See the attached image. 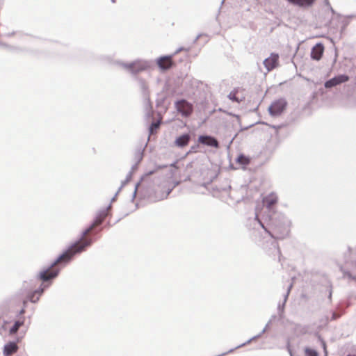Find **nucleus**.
<instances>
[{
	"label": "nucleus",
	"mask_w": 356,
	"mask_h": 356,
	"mask_svg": "<svg viewBox=\"0 0 356 356\" xmlns=\"http://www.w3.org/2000/svg\"><path fill=\"white\" fill-rule=\"evenodd\" d=\"M348 356H356L355 355H349Z\"/></svg>",
	"instance_id": "23"
},
{
	"label": "nucleus",
	"mask_w": 356,
	"mask_h": 356,
	"mask_svg": "<svg viewBox=\"0 0 356 356\" xmlns=\"http://www.w3.org/2000/svg\"><path fill=\"white\" fill-rule=\"evenodd\" d=\"M324 51V47L322 44H316L312 49L311 57L314 60H319Z\"/></svg>",
	"instance_id": "7"
},
{
	"label": "nucleus",
	"mask_w": 356,
	"mask_h": 356,
	"mask_svg": "<svg viewBox=\"0 0 356 356\" xmlns=\"http://www.w3.org/2000/svg\"><path fill=\"white\" fill-rule=\"evenodd\" d=\"M111 1H112L113 3H115V0H111Z\"/></svg>",
	"instance_id": "24"
},
{
	"label": "nucleus",
	"mask_w": 356,
	"mask_h": 356,
	"mask_svg": "<svg viewBox=\"0 0 356 356\" xmlns=\"http://www.w3.org/2000/svg\"><path fill=\"white\" fill-rule=\"evenodd\" d=\"M305 352L307 356H318V353L315 350L309 348H305Z\"/></svg>",
	"instance_id": "16"
},
{
	"label": "nucleus",
	"mask_w": 356,
	"mask_h": 356,
	"mask_svg": "<svg viewBox=\"0 0 356 356\" xmlns=\"http://www.w3.org/2000/svg\"><path fill=\"white\" fill-rule=\"evenodd\" d=\"M264 65L268 72L273 70L279 65V55L272 53L268 58L264 60Z\"/></svg>",
	"instance_id": "4"
},
{
	"label": "nucleus",
	"mask_w": 356,
	"mask_h": 356,
	"mask_svg": "<svg viewBox=\"0 0 356 356\" xmlns=\"http://www.w3.org/2000/svg\"><path fill=\"white\" fill-rule=\"evenodd\" d=\"M156 63L162 70H167L174 65L172 58L170 56H162L159 58Z\"/></svg>",
	"instance_id": "5"
},
{
	"label": "nucleus",
	"mask_w": 356,
	"mask_h": 356,
	"mask_svg": "<svg viewBox=\"0 0 356 356\" xmlns=\"http://www.w3.org/2000/svg\"><path fill=\"white\" fill-rule=\"evenodd\" d=\"M125 68L130 71L131 73L136 74L143 71L145 67V65L140 62H134L124 65Z\"/></svg>",
	"instance_id": "8"
},
{
	"label": "nucleus",
	"mask_w": 356,
	"mask_h": 356,
	"mask_svg": "<svg viewBox=\"0 0 356 356\" xmlns=\"http://www.w3.org/2000/svg\"><path fill=\"white\" fill-rule=\"evenodd\" d=\"M273 128L275 129L276 130H277L278 129H280L281 127L279 126V127H275V126H273L272 127Z\"/></svg>",
	"instance_id": "21"
},
{
	"label": "nucleus",
	"mask_w": 356,
	"mask_h": 356,
	"mask_svg": "<svg viewBox=\"0 0 356 356\" xmlns=\"http://www.w3.org/2000/svg\"><path fill=\"white\" fill-rule=\"evenodd\" d=\"M24 323V318H23L22 319H19L18 321H17L14 325L10 328L9 332L10 334H15L19 328L22 326Z\"/></svg>",
	"instance_id": "14"
},
{
	"label": "nucleus",
	"mask_w": 356,
	"mask_h": 356,
	"mask_svg": "<svg viewBox=\"0 0 356 356\" xmlns=\"http://www.w3.org/2000/svg\"><path fill=\"white\" fill-rule=\"evenodd\" d=\"M159 126H160L159 121L152 123L150 127V132L152 134L154 132V130L159 129Z\"/></svg>",
	"instance_id": "18"
},
{
	"label": "nucleus",
	"mask_w": 356,
	"mask_h": 356,
	"mask_svg": "<svg viewBox=\"0 0 356 356\" xmlns=\"http://www.w3.org/2000/svg\"><path fill=\"white\" fill-rule=\"evenodd\" d=\"M277 200L278 198L277 195L272 193L263 199V202L268 209H270L273 206L277 204Z\"/></svg>",
	"instance_id": "9"
},
{
	"label": "nucleus",
	"mask_w": 356,
	"mask_h": 356,
	"mask_svg": "<svg viewBox=\"0 0 356 356\" xmlns=\"http://www.w3.org/2000/svg\"><path fill=\"white\" fill-rule=\"evenodd\" d=\"M111 206L108 208L100 211L93 223L87 228L83 233L81 239L74 243L63 254H62L46 270L41 271L39 274V278L42 282H47L55 278L60 270L58 265L62 264H66L70 261L72 257L76 253L81 252L88 246H90L92 243V240L88 238V235L97 226L100 225L105 220L106 216L108 215Z\"/></svg>",
	"instance_id": "1"
},
{
	"label": "nucleus",
	"mask_w": 356,
	"mask_h": 356,
	"mask_svg": "<svg viewBox=\"0 0 356 356\" xmlns=\"http://www.w3.org/2000/svg\"><path fill=\"white\" fill-rule=\"evenodd\" d=\"M46 286H44L42 284L39 288V289L35 290L29 297V300L32 302H35L39 300L40 295L43 293L44 288Z\"/></svg>",
	"instance_id": "12"
},
{
	"label": "nucleus",
	"mask_w": 356,
	"mask_h": 356,
	"mask_svg": "<svg viewBox=\"0 0 356 356\" xmlns=\"http://www.w3.org/2000/svg\"><path fill=\"white\" fill-rule=\"evenodd\" d=\"M256 219L258 220V222H259V224L261 225V226L262 227V228H264L265 229V231H266L267 232H268L270 234V232L266 229V228L264 227V224L261 222V220L259 219L258 218V216H256Z\"/></svg>",
	"instance_id": "20"
},
{
	"label": "nucleus",
	"mask_w": 356,
	"mask_h": 356,
	"mask_svg": "<svg viewBox=\"0 0 356 356\" xmlns=\"http://www.w3.org/2000/svg\"><path fill=\"white\" fill-rule=\"evenodd\" d=\"M175 107L177 111L185 118L190 117L193 112V105L184 99L177 100L175 103Z\"/></svg>",
	"instance_id": "2"
},
{
	"label": "nucleus",
	"mask_w": 356,
	"mask_h": 356,
	"mask_svg": "<svg viewBox=\"0 0 356 356\" xmlns=\"http://www.w3.org/2000/svg\"><path fill=\"white\" fill-rule=\"evenodd\" d=\"M21 314H24V309H22L21 312H20Z\"/></svg>",
	"instance_id": "22"
},
{
	"label": "nucleus",
	"mask_w": 356,
	"mask_h": 356,
	"mask_svg": "<svg viewBox=\"0 0 356 356\" xmlns=\"http://www.w3.org/2000/svg\"><path fill=\"white\" fill-rule=\"evenodd\" d=\"M18 349L17 344L14 342L9 343L4 346L3 353L6 356H10L16 353Z\"/></svg>",
	"instance_id": "11"
},
{
	"label": "nucleus",
	"mask_w": 356,
	"mask_h": 356,
	"mask_svg": "<svg viewBox=\"0 0 356 356\" xmlns=\"http://www.w3.org/2000/svg\"><path fill=\"white\" fill-rule=\"evenodd\" d=\"M286 106V102L284 99H279L274 101L268 108V111L271 115H280Z\"/></svg>",
	"instance_id": "3"
},
{
	"label": "nucleus",
	"mask_w": 356,
	"mask_h": 356,
	"mask_svg": "<svg viewBox=\"0 0 356 356\" xmlns=\"http://www.w3.org/2000/svg\"><path fill=\"white\" fill-rule=\"evenodd\" d=\"M335 83L338 85L348 81L349 77L347 75L341 74L334 77Z\"/></svg>",
	"instance_id": "15"
},
{
	"label": "nucleus",
	"mask_w": 356,
	"mask_h": 356,
	"mask_svg": "<svg viewBox=\"0 0 356 356\" xmlns=\"http://www.w3.org/2000/svg\"><path fill=\"white\" fill-rule=\"evenodd\" d=\"M191 137L189 134H186L179 136L175 141V144L177 147H183L188 145Z\"/></svg>",
	"instance_id": "10"
},
{
	"label": "nucleus",
	"mask_w": 356,
	"mask_h": 356,
	"mask_svg": "<svg viewBox=\"0 0 356 356\" xmlns=\"http://www.w3.org/2000/svg\"><path fill=\"white\" fill-rule=\"evenodd\" d=\"M334 81L335 80L334 79V78L330 79L329 81L325 82V86L326 88H331V87L337 86V84L335 83Z\"/></svg>",
	"instance_id": "17"
},
{
	"label": "nucleus",
	"mask_w": 356,
	"mask_h": 356,
	"mask_svg": "<svg viewBox=\"0 0 356 356\" xmlns=\"http://www.w3.org/2000/svg\"><path fill=\"white\" fill-rule=\"evenodd\" d=\"M198 142L201 144H204L208 146L213 147L216 148L219 147V144L218 140L211 136H200L198 138Z\"/></svg>",
	"instance_id": "6"
},
{
	"label": "nucleus",
	"mask_w": 356,
	"mask_h": 356,
	"mask_svg": "<svg viewBox=\"0 0 356 356\" xmlns=\"http://www.w3.org/2000/svg\"><path fill=\"white\" fill-rule=\"evenodd\" d=\"M236 161L239 165L246 166L250 163L251 159L248 156L241 154L238 156Z\"/></svg>",
	"instance_id": "13"
},
{
	"label": "nucleus",
	"mask_w": 356,
	"mask_h": 356,
	"mask_svg": "<svg viewBox=\"0 0 356 356\" xmlns=\"http://www.w3.org/2000/svg\"><path fill=\"white\" fill-rule=\"evenodd\" d=\"M229 97L232 101L238 102V99L236 98V95L234 93L231 92L229 95Z\"/></svg>",
	"instance_id": "19"
}]
</instances>
